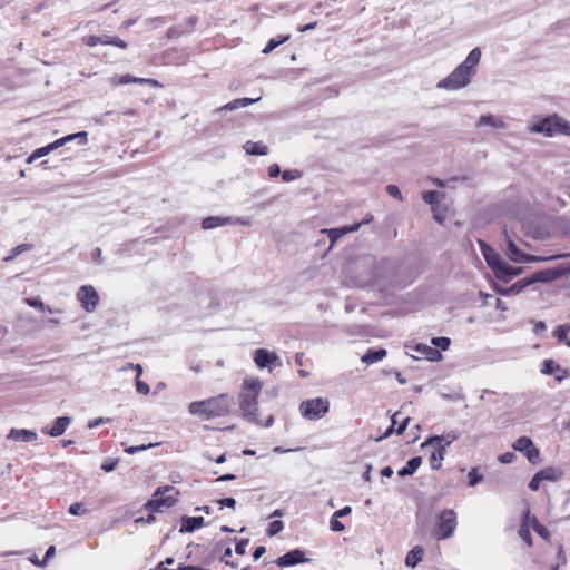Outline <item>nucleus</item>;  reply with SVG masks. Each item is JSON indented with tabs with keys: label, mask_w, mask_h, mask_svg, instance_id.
<instances>
[{
	"label": "nucleus",
	"mask_w": 570,
	"mask_h": 570,
	"mask_svg": "<svg viewBox=\"0 0 570 570\" xmlns=\"http://www.w3.org/2000/svg\"><path fill=\"white\" fill-rule=\"evenodd\" d=\"M153 444H147V445H138V446H128L125 449V452L128 453V454H136V453H139V452H142L149 448H151Z\"/></svg>",
	"instance_id": "52"
},
{
	"label": "nucleus",
	"mask_w": 570,
	"mask_h": 570,
	"mask_svg": "<svg viewBox=\"0 0 570 570\" xmlns=\"http://www.w3.org/2000/svg\"><path fill=\"white\" fill-rule=\"evenodd\" d=\"M30 248H31L30 244L18 245L17 247H14L12 249L11 255L6 257L4 261L10 262V261L14 259L17 256H19L20 254H22L23 252L29 250Z\"/></svg>",
	"instance_id": "41"
},
{
	"label": "nucleus",
	"mask_w": 570,
	"mask_h": 570,
	"mask_svg": "<svg viewBox=\"0 0 570 570\" xmlns=\"http://www.w3.org/2000/svg\"><path fill=\"white\" fill-rule=\"evenodd\" d=\"M235 405L234 397L228 393H222L203 401H195L188 405L191 415L210 420L229 414Z\"/></svg>",
	"instance_id": "3"
},
{
	"label": "nucleus",
	"mask_w": 570,
	"mask_h": 570,
	"mask_svg": "<svg viewBox=\"0 0 570 570\" xmlns=\"http://www.w3.org/2000/svg\"><path fill=\"white\" fill-rule=\"evenodd\" d=\"M69 513L72 515H83L85 513H87V509L83 507L82 503L76 502L69 507Z\"/></svg>",
	"instance_id": "45"
},
{
	"label": "nucleus",
	"mask_w": 570,
	"mask_h": 570,
	"mask_svg": "<svg viewBox=\"0 0 570 570\" xmlns=\"http://www.w3.org/2000/svg\"><path fill=\"white\" fill-rule=\"evenodd\" d=\"M569 330H570V326L560 325L554 330L553 334L558 338L559 342H563L567 338V334H568Z\"/></svg>",
	"instance_id": "44"
},
{
	"label": "nucleus",
	"mask_w": 570,
	"mask_h": 570,
	"mask_svg": "<svg viewBox=\"0 0 570 570\" xmlns=\"http://www.w3.org/2000/svg\"><path fill=\"white\" fill-rule=\"evenodd\" d=\"M302 176V173L297 169H288L284 170L282 174V178L284 181L289 183L298 179Z\"/></svg>",
	"instance_id": "42"
},
{
	"label": "nucleus",
	"mask_w": 570,
	"mask_h": 570,
	"mask_svg": "<svg viewBox=\"0 0 570 570\" xmlns=\"http://www.w3.org/2000/svg\"><path fill=\"white\" fill-rule=\"evenodd\" d=\"M433 451L430 454V465L432 470H440L444 460L445 451L443 445H431Z\"/></svg>",
	"instance_id": "24"
},
{
	"label": "nucleus",
	"mask_w": 570,
	"mask_h": 570,
	"mask_svg": "<svg viewBox=\"0 0 570 570\" xmlns=\"http://www.w3.org/2000/svg\"><path fill=\"white\" fill-rule=\"evenodd\" d=\"M178 495L179 491L173 485L159 487L154 492L153 499L146 503V509L153 512H161L164 507H173Z\"/></svg>",
	"instance_id": "5"
},
{
	"label": "nucleus",
	"mask_w": 570,
	"mask_h": 570,
	"mask_svg": "<svg viewBox=\"0 0 570 570\" xmlns=\"http://www.w3.org/2000/svg\"><path fill=\"white\" fill-rule=\"evenodd\" d=\"M438 196L436 190H429L423 193L422 198L426 204L434 205L438 202Z\"/></svg>",
	"instance_id": "48"
},
{
	"label": "nucleus",
	"mask_w": 570,
	"mask_h": 570,
	"mask_svg": "<svg viewBox=\"0 0 570 570\" xmlns=\"http://www.w3.org/2000/svg\"><path fill=\"white\" fill-rule=\"evenodd\" d=\"M136 389H137V392L142 395H147L150 391L149 385L146 382H142L140 380L136 381Z\"/></svg>",
	"instance_id": "55"
},
{
	"label": "nucleus",
	"mask_w": 570,
	"mask_h": 570,
	"mask_svg": "<svg viewBox=\"0 0 570 570\" xmlns=\"http://www.w3.org/2000/svg\"><path fill=\"white\" fill-rule=\"evenodd\" d=\"M478 127L491 126L493 128H504L505 124L502 119L497 118L492 115H482L476 124Z\"/></svg>",
	"instance_id": "31"
},
{
	"label": "nucleus",
	"mask_w": 570,
	"mask_h": 570,
	"mask_svg": "<svg viewBox=\"0 0 570 570\" xmlns=\"http://www.w3.org/2000/svg\"><path fill=\"white\" fill-rule=\"evenodd\" d=\"M507 256L514 263H533L546 261L547 258L533 256L523 253L511 239L508 240Z\"/></svg>",
	"instance_id": "12"
},
{
	"label": "nucleus",
	"mask_w": 570,
	"mask_h": 570,
	"mask_svg": "<svg viewBox=\"0 0 570 570\" xmlns=\"http://www.w3.org/2000/svg\"><path fill=\"white\" fill-rule=\"evenodd\" d=\"M532 134H542L546 137H553L558 134L570 136V124L558 115H550L539 119L529 127Z\"/></svg>",
	"instance_id": "4"
},
{
	"label": "nucleus",
	"mask_w": 570,
	"mask_h": 570,
	"mask_svg": "<svg viewBox=\"0 0 570 570\" xmlns=\"http://www.w3.org/2000/svg\"><path fill=\"white\" fill-rule=\"evenodd\" d=\"M255 364L263 368L268 365L279 364V357L265 348H258L254 353Z\"/></svg>",
	"instance_id": "16"
},
{
	"label": "nucleus",
	"mask_w": 570,
	"mask_h": 570,
	"mask_svg": "<svg viewBox=\"0 0 570 570\" xmlns=\"http://www.w3.org/2000/svg\"><path fill=\"white\" fill-rule=\"evenodd\" d=\"M204 525L203 517H183L180 532H194Z\"/></svg>",
	"instance_id": "22"
},
{
	"label": "nucleus",
	"mask_w": 570,
	"mask_h": 570,
	"mask_svg": "<svg viewBox=\"0 0 570 570\" xmlns=\"http://www.w3.org/2000/svg\"><path fill=\"white\" fill-rule=\"evenodd\" d=\"M85 42L89 47H95L97 45H101L100 36H89L85 39Z\"/></svg>",
	"instance_id": "59"
},
{
	"label": "nucleus",
	"mask_w": 570,
	"mask_h": 570,
	"mask_svg": "<svg viewBox=\"0 0 570 570\" xmlns=\"http://www.w3.org/2000/svg\"><path fill=\"white\" fill-rule=\"evenodd\" d=\"M249 543V539H240L236 543L235 552L239 556H244L246 553V547Z\"/></svg>",
	"instance_id": "51"
},
{
	"label": "nucleus",
	"mask_w": 570,
	"mask_h": 570,
	"mask_svg": "<svg viewBox=\"0 0 570 570\" xmlns=\"http://www.w3.org/2000/svg\"><path fill=\"white\" fill-rule=\"evenodd\" d=\"M386 191H387V194L390 196L402 200L401 191H400V189H399V187L396 185H387L386 186Z\"/></svg>",
	"instance_id": "56"
},
{
	"label": "nucleus",
	"mask_w": 570,
	"mask_h": 570,
	"mask_svg": "<svg viewBox=\"0 0 570 570\" xmlns=\"http://www.w3.org/2000/svg\"><path fill=\"white\" fill-rule=\"evenodd\" d=\"M541 372L548 375L558 374L556 376L558 382H561L567 376V371L562 370L553 360H544Z\"/></svg>",
	"instance_id": "20"
},
{
	"label": "nucleus",
	"mask_w": 570,
	"mask_h": 570,
	"mask_svg": "<svg viewBox=\"0 0 570 570\" xmlns=\"http://www.w3.org/2000/svg\"><path fill=\"white\" fill-rule=\"evenodd\" d=\"M534 531L544 540L550 537V532L538 520H534Z\"/></svg>",
	"instance_id": "50"
},
{
	"label": "nucleus",
	"mask_w": 570,
	"mask_h": 570,
	"mask_svg": "<svg viewBox=\"0 0 570 570\" xmlns=\"http://www.w3.org/2000/svg\"><path fill=\"white\" fill-rule=\"evenodd\" d=\"M558 276H559V274L553 269H543V271H539V272L534 273L531 276L530 282L548 283V282L554 281Z\"/></svg>",
	"instance_id": "32"
},
{
	"label": "nucleus",
	"mask_w": 570,
	"mask_h": 570,
	"mask_svg": "<svg viewBox=\"0 0 570 570\" xmlns=\"http://www.w3.org/2000/svg\"><path fill=\"white\" fill-rule=\"evenodd\" d=\"M259 98L257 99H252V98H239V99H235L226 105H224L223 107L218 108L216 111L217 112H220V111H232V110H235V109H238V108H244V107H247L256 101H258Z\"/></svg>",
	"instance_id": "28"
},
{
	"label": "nucleus",
	"mask_w": 570,
	"mask_h": 570,
	"mask_svg": "<svg viewBox=\"0 0 570 570\" xmlns=\"http://www.w3.org/2000/svg\"><path fill=\"white\" fill-rule=\"evenodd\" d=\"M77 297L87 312H94L98 305L99 296L91 285H83L79 288Z\"/></svg>",
	"instance_id": "10"
},
{
	"label": "nucleus",
	"mask_w": 570,
	"mask_h": 570,
	"mask_svg": "<svg viewBox=\"0 0 570 570\" xmlns=\"http://www.w3.org/2000/svg\"><path fill=\"white\" fill-rule=\"evenodd\" d=\"M330 411V401L326 397L305 400L299 404L302 416L308 421H318Z\"/></svg>",
	"instance_id": "7"
},
{
	"label": "nucleus",
	"mask_w": 570,
	"mask_h": 570,
	"mask_svg": "<svg viewBox=\"0 0 570 570\" xmlns=\"http://www.w3.org/2000/svg\"><path fill=\"white\" fill-rule=\"evenodd\" d=\"M422 464V458L421 456H414L410 459L405 466H403L401 470H399L397 474L402 478L412 475L416 472V470Z\"/></svg>",
	"instance_id": "29"
},
{
	"label": "nucleus",
	"mask_w": 570,
	"mask_h": 570,
	"mask_svg": "<svg viewBox=\"0 0 570 570\" xmlns=\"http://www.w3.org/2000/svg\"><path fill=\"white\" fill-rule=\"evenodd\" d=\"M513 449L515 451L522 452L528 461L532 464H535L540 461V452L534 446L532 440L528 436H520L514 443Z\"/></svg>",
	"instance_id": "9"
},
{
	"label": "nucleus",
	"mask_w": 570,
	"mask_h": 570,
	"mask_svg": "<svg viewBox=\"0 0 570 570\" xmlns=\"http://www.w3.org/2000/svg\"><path fill=\"white\" fill-rule=\"evenodd\" d=\"M351 512H352V508L350 505H346V507L335 511L333 513V517L338 519V518H343V517L348 515Z\"/></svg>",
	"instance_id": "60"
},
{
	"label": "nucleus",
	"mask_w": 570,
	"mask_h": 570,
	"mask_svg": "<svg viewBox=\"0 0 570 570\" xmlns=\"http://www.w3.org/2000/svg\"><path fill=\"white\" fill-rule=\"evenodd\" d=\"M534 520H538L534 515L531 517L530 515V511L528 510L524 515H523V522H525V524H528L529 527L531 525L532 529L534 530Z\"/></svg>",
	"instance_id": "63"
},
{
	"label": "nucleus",
	"mask_w": 570,
	"mask_h": 570,
	"mask_svg": "<svg viewBox=\"0 0 570 570\" xmlns=\"http://www.w3.org/2000/svg\"><path fill=\"white\" fill-rule=\"evenodd\" d=\"M519 535L520 538L529 546H532V537L530 532V528L525 522H522L520 529H519Z\"/></svg>",
	"instance_id": "37"
},
{
	"label": "nucleus",
	"mask_w": 570,
	"mask_h": 570,
	"mask_svg": "<svg viewBox=\"0 0 570 570\" xmlns=\"http://www.w3.org/2000/svg\"><path fill=\"white\" fill-rule=\"evenodd\" d=\"M492 272L502 282H510L513 277L519 275L522 269L515 268L507 264L504 261H501L493 269Z\"/></svg>",
	"instance_id": "15"
},
{
	"label": "nucleus",
	"mask_w": 570,
	"mask_h": 570,
	"mask_svg": "<svg viewBox=\"0 0 570 570\" xmlns=\"http://www.w3.org/2000/svg\"><path fill=\"white\" fill-rule=\"evenodd\" d=\"M118 464V460L115 459V460H109V461H105L101 465V469L105 471V472H112L116 466Z\"/></svg>",
	"instance_id": "58"
},
{
	"label": "nucleus",
	"mask_w": 570,
	"mask_h": 570,
	"mask_svg": "<svg viewBox=\"0 0 570 570\" xmlns=\"http://www.w3.org/2000/svg\"><path fill=\"white\" fill-rule=\"evenodd\" d=\"M424 557V549L421 546H415L412 550H410L405 557V566L410 568H415Z\"/></svg>",
	"instance_id": "25"
},
{
	"label": "nucleus",
	"mask_w": 570,
	"mask_h": 570,
	"mask_svg": "<svg viewBox=\"0 0 570 570\" xmlns=\"http://www.w3.org/2000/svg\"><path fill=\"white\" fill-rule=\"evenodd\" d=\"M283 529H284V523L279 520H275L269 524L267 533H268V535L272 537V535L279 533Z\"/></svg>",
	"instance_id": "46"
},
{
	"label": "nucleus",
	"mask_w": 570,
	"mask_h": 570,
	"mask_svg": "<svg viewBox=\"0 0 570 570\" xmlns=\"http://www.w3.org/2000/svg\"><path fill=\"white\" fill-rule=\"evenodd\" d=\"M361 227V224H353L343 226L340 228H333V229H324L323 232L327 233L331 244L333 245L338 238L346 235L347 233H353L358 230Z\"/></svg>",
	"instance_id": "21"
},
{
	"label": "nucleus",
	"mask_w": 570,
	"mask_h": 570,
	"mask_svg": "<svg viewBox=\"0 0 570 570\" xmlns=\"http://www.w3.org/2000/svg\"><path fill=\"white\" fill-rule=\"evenodd\" d=\"M531 281V276L530 277H527V278H523V279H520L519 282H517L515 284H513L508 291L507 293H510V292H514V293H520L523 288H525L527 286L533 284L534 282H530Z\"/></svg>",
	"instance_id": "39"
},
{
	"label": "nucleus",
	"mask_w": 570,
	"mask_h": 570,
	"mask_svg": "<svg viewBox=\"0 0 570 570\" xmlns=\"http://www.w3.org/2000/svg\"><path fill=\"white\" fill-rule=\"evenodd\" d=\"M263 383L258 377H248L243 381L238 395L240 415L244 420L257 426L269 428L274 423V416L269 414L266 421L259 417L258 396Z\"/></svg>",
	"instance_id": "1"
},
{
	"label": "nucleus",
	"mask_w": 570,
	"mask_h": 570,
	"mask_svg": "<svg viewBox=\"0 0 570 570\" xmlns=\"http://www.w3.org/2000/svg\"><path fill=\"white\" fill-rule=\"evenodd\" d=\"M230 222H232V219L229 217L222 218V217H218V216H209V217H206L203 220L202 227L204 229H213L215 227H218V226H222V225H226V224H228Z\"/></svg>",
	"instance_id": "33"
},
{
	"label": "nucleus",
	"mask_w": 570,
	"mask_h": 570,
	"mask_svg": "<svg viewBox=\"0 0 570 570\" xmlns=\"http://www.w3.org/2000/svg\"><path fill=\"white\" fill-rule=\"evenodd\" d=\"M539 475L542 481H558L562 478L563 472L560 469L549 466L539 471Z\"/></svg>",
	"instance_id": "34"
},
{
	"label": "nucleus",
	"mask_w": 570,
	"mask_h": 570,
	"mask_svg": "<svg viewBox=\"0 0 570 570\" xmlns=\"http://www.w3.org/2000/svg\"><path fill=\"white\" fill-rule=\"evenodd\" d=\"M330 529L334 532H342L345 530V525L337 518L332 515L330 520Z\"/></svg>",
	"instance_id": "49"
},
{
	"label": "nucleus",
	"mask_w": 570,
	"mask_h": 570,
	"mask_svg": "<svg viewBox=\"0 0 570 570\" xmlns=\"http://www.w3.org/2000/svg\"><path fill=\"white\" fill-rule=\"evenodd\" d=\"M100 38H101V45H112V46H116L121 49L127 48V43L120 38L112 37L109 35L100 36Z\"/></svg>",
	"instance_id": "36"
},
{
	"label": "nucleus",
	"mask_w": 570,
	"mask_h": 570,
	"mask_svg": "<svg viewBox=\"0 0 570 570\" xmlns=\"http://www.w3.org/2000/svg\"><path fill=\"white\" fill-rule=\"evenodd\" d=\"M70 423L71 419L69 416H60L56 419L51 429H43L42 432L49 434L50 436L57 438L66 432Z\"/></svg>",
	"instance_id": "19"
},
{
	"label": "nucleus",
	"mask_w": 570,
	"mask_h": 570,
	"mask_svg": "<svg viewBox=\"0 0 570 570\" xmlns=\"http://www.w3.org/2000/svg\"><path fill=\"white\" fill-rule=\"evenodd\" d=\"M7 439L14 442L31 443L38 440V434L32 430L27 429H11Z\"/></svg>",
	"instance_id": "18"
},
{
	"label": "nucleus",
	"mask_w": 570,
	"mask_h": 570,
	"mask_svg": "<svg viewBox=\"0 0 570 570\" xmlns=\"http://www.w3.org/2000/svg\"><path fill=\"white\" fill-rule=\"evenodd\" d=\"M456 518V512L452 509H445L440 513L435 530L438 540H445L454 534L458 525Z\"/></svg>",
	"instance_id": "8"
},
{
	"label": "nucleus",
	"mask_w": 570,
	"mask_h": 570,
	"mask_svg": "<svg viewBox=\"0 0 570 570\" xmlns=\"http://www.w3.org/2000/svg\"><path fill=\"white\" fill-rule=\"evenodd\" d=\"M232 557V548L227 547L220 558V561L224 562L226 566L236 568L237 563L230 560Z\"/></svg>",
	"instance_id": "47"
},
{
	"label": "nucleus",
	"mask_w": 570,
	"mask_h": 570,
	"mask_svg": "<svg viewBox=\"0 0 570 570\" xmlns=\"http://www.w3.org/2000/svg\"><path fill=\"white\" fill-rule=\"evenodd\" d=\"M109 83L114 87L128 85V83L149 85L155 88L161 87V85L155 79L134 77L129 73L114 75L112 77L109 78Z\"/></svg>",
	"instance_id": "11"
},
{
	"label": "nucleus",
	"mask_w": 570,
	"mask_h": 570,
	"mask_svg": "<svg viewBox=\"0 0 570 570\" xmlns=\"http://www.w3.org/2000/svg\"><path fill=\"white\" fill-rule=\"evenodd\" d=\"M73 140H78L79 145H86L88 142V132L87 131H78L76 134L67 135L62 138L55 140L51 144H48L45 147L38 148L28 158V163L31 164L35 160H37L43 156H47L49 153H51V151L58 149L59 147H62Z\"/></svg>",
	"instance_id": "6"
},
{
	"label": "nucleus",
	"mask_w": 570,
	"mask_h": 570,
	"mask_svg": "<svg viewBox=\"0 0 570 570\" xmlns=\"http://www.w3.org/2000/svg\"><path fill=\"white\" fill-rule=\"evenodd\" d=\"M515 459L514 452H505L499 456V461L503 464L512 463Z\"/></svg>",
	"instance_id": "57"
},
{
	"label": "nucleus",
	"mask_w": 570,
	"mask_h": 570,
	"mask_svg": "<svg viewBox=\"0 0 570 570\" xmlns=\"http://www.w3.org/2000/svg\"><path fill=\"white\" fill-rule=\"evenodd\" d=\"M413 351L417 353V355H413L415 358H425L432 362H438L442 358V354L438 348L426 344H416Z\"/></svg>",
	"instance_id": "17"
},
{
	"label": "nucleus",
	"mask_w": 570,
	"mask_h": 570,
	"mask_svg": "<svg viewBox=\"0 0 570 570\" xmlns=\"http://www.w3.org/2000/svg\"><path fill=\"white\" fill-rule=\"evenodd\" d=\"M92 261L96 262L97 264H102V252L100 248H96L92 254Z\"/></svg>",
	"instance_id": "64"
},
{
	"label": "nucleus",
	"mask_w": 570,
	"mask_h": 570,
	"mask_svg": "<svg viewBox=\"0 0 570 570\" xmlns=\"http://www.w3.org/2000/svg\"><path fill=\"white\" fill-rule=\"evenodd\" d=\"M289 39V36L278 37V38H272L266 47L263 49L264 55L271 53L275 48H277L279 45L286 42Z\"/></svg>",
	"instance_id": "35"
},
{
	"label": "nucleus",
	"mask_w": 570,
	"mask_h": 570,
	"mask_svg": "<svg viewBox=\"0 0 570 570\" xmlns=\"http://www.w3.org/2000/svg\"><path fill=\"white\" fill-rule=\"evenodd\" d=\"M281 174V167L277 164H273L268 167V175L271 178H275Z\"/></svg>",
	"instance_id": "62"
},
{
	"label": "nucleus",
	"mask_w": 570,
	"mask_h": 570,
	"mask_svg": "<svg viewBox=\"0 0 570 570\" xmlns=\"http://www.w3.org/2000/svg\"><path fill=\"white\" fill-rule=\"evenodd\" d=\"M27 304L40 311H48L49 313L55 312L51 307H46L42 301L39 298H28Z\"/></svg>",
	"instance_id": "43"
},
{
	"label": "nucleus",
	"mask_w": 570,
	"mask_h": 570,
	"mask_svg": "<svg viewBox=\"0 0 570 570\" xmlns=\"http://www.w3.org/2000/svg\"><path fill=\"white\" fill-rule=\"evenodd\" d=\"M432 344L438 348L439 351H446L450 347L451 341L449 337L441 336V337H434L432 338Z\"/></svg>",
	"instance_id": "38"
},
{
	"label": "nucleus",
	"mask_w": 570,
	"mask_h": 570,
	"mask_svg": "<svg viewBox=\"0 0 570 570\" xmlns=\"http://www.w3.org/2000/svg\"><path fill=\"white\" fill-rule=\"evenodd\" d=\"M480 59V48H473L465 60L460 63L448 77L440 80L436 87L450 91L466 87L471 82L473 75L476 72L475 68L479 65Z\"/></svg>",
	"instance_id": "2"
},
{
	"label": "nucleus",
	"mask_w": 570,
	"mask_h": 570,
	"mask_svg": "<svg viewBox=\"0 0 570 570\" xmlns=\"http://www.w3.org/2000/svg\"><path fill=\"white\" fill-rule=\"evenodd\" d=\"M110 419H104V417H98V419H95V420H91L89 423H88V428L89 429H96L97 426H99L100 424L102 423H106V422H109Z\"/></svg>",
	"instance_id": "61"
},
{
	"label": "nucleus",
	"mask_w": 570,
	"mask_h": 570,
	"mask_svg": "<svg viewBox=\"0 0 570 570\" xmlns=\"http://www.w3.org/2000/svg\"><path fill=\"white\" fill-rule=\"evenodd\" d=\"M385 356H386V350H384V348H379V350L370 348L362 356V362L366 363V364H374L376 362L382 361Z\"/></svg>",
	"instance_id": "30"
},
{
	"label": "nucleus",
	"mask_w": 570,
	"mask_h": 570,
	"mask_svg": "<svg viewBox=\"0 0 570 570\" xmlns=\"http://www.w3.org/2000/svg\"><path fill=\"white\" fill-rule=\"evenodd\" d=\"M458 439L459 433L456 431H449L442 435L430 436L421 444V449H428L430 445H443L444 450H446V448Z\"/></svg>",
	"instance_id": "14"
},
{
	"label": "nucleus",
	"mask_w": 570,
	"mask_h": 570,
	"mask_svg": "<svg viewBox=\"0 0 570 570\" xmlns=\"http://www.w3.org/2000/svg\"><path fill=\"white\" fill-rule=\"evenodd\" d=\"M400 412H396L392 415V424L390 425V428L385 431V433L379 438L377 440H383V439H386L389 438L394 431L397 433V434H402L405 429L407 428L409 425V422H410V417H405L402 420V422L400 423L399 428L395 430V425H396V417L399 416Z\"/></svg>",
	"instance_id": "26"
},
{
	"label": "nucleus",
	"mask_w": 570,
	"mask_h": 570,
	"mask_svg": "<svg viewBox=\"0 0 570 570\" xmlns=\"http://www.w3.org/2000/svg\"><path fill=\"white\" fill-rule=\"evenodd\" d=\"M244 150L248 155L254 156H265L268 154V147L263 144L262 141H246V144L243 146Z\"/></svg>",
	"instance_id": "27"
},
{
	"label": "nucleus",
	"mask_w": 570,
	"mask_h": 570,
	"mask_svg": "<svg viewBox=\"0 0 570 570\" xmlns=\"http://www.w3.org/2000/svg\"><path fill=\"white\" fill-rule=\"evenodd\" d=\"M308 559L305 558V553L301 549H294L276 559L275 563L278 567H292L299 563L306 562Z\"/></svg>",
	"instance_id": "13"
},
{
	"label": "nucleus",
	"mask_w": 570,
	"mask_h": 570,
	"mask_svg": "<svg viewBox=\"0 0 570 570\" xmlns=\"http://www.w3.org/2000/svg\"><path fill=\"white\" fill-rule=\"evenodd\" d=\"M469 479V485L475 487L478 483H480L483 480V475L479 473L478 468H472L470 472L468 473Z\"/></svg>",
	"instance_id": "40"
},
{
	"label": "nucleus",
	"mask_w": 570,
	"mask_h": 570,
	"mask_svg": "<svg viewBox=\"0 0 570 570\" xmlns=\"http://www.w3.org/2000/svg\"><path fill=\"white\" fill-rule=\"evenodd\" d=\"M542 482V479L541 476L539 475V472H537L532 479L530 480L529 482V488L532 490V491H538L539 488H540V483Z\"/></svg>",
	"instance_id": "53"
},
{
	"label": "nucleus",
	"mask_w": 570,
	"mask_h": 570,
	"mask_svg": "<svg viewBox=\"0 0 570 570\" xmlns=\"http://www.w3.org/2000/svg\"><path fill=\"white\" fill-rule=\"evenodd\" d=\"M480 247L487 264L493 269L502 259L498 253L484 242H480Z\"/></svg>",
	"instance_id": "23"
},
{
	"label": "nucleus",
	"mask_w": 570,
	"mask_h": 570,
	"mask_svg": "<svg viewBox=\"0 0 570 570\" xmlns=\"http://www.w3.org/2000/svg\"><path fill=\"white\" fill-rule=\"evenodd\" d=\"M217 503L219 504L220 509L225 507L234 509L236 505V500L234 498H225L217 500Z\"/></svg>",
	"instance_id": "54"
}]
</instances>
